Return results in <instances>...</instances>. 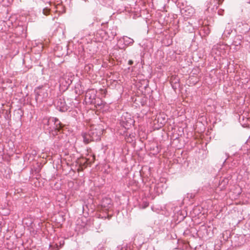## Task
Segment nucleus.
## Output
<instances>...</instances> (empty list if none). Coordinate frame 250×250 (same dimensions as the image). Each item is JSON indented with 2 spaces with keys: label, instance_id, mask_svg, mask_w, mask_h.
<instances>
[{
  "label": "nucleus",
  "instance_id": "nucleus-1",
  "mask_svg": "<svg viewBox=\"0 0 250 250\" xmlns=\"http://www.w3.org/2000/svg\"><path fill=\"white\" fill-rule=\"evenodd\" d=\"M104 130L102 125H98L92 126L87 132H83L82 136L84 143L87 144L92 141L100 140Z\"/></svg>",
  "mask_w": 250,
  "mask_h": 250
},
{
  "label": "nucleus",
  "instance_id": "nucleus-2",
  "mask_svg": "<svg viewBox=\"0 0 250 250\" xmlns=\"http://www.w3.org/2000/svg\"><path fill=\"white\" fill-rule=\"evenodd\" d=\"M42 123L43 128L50 133L54 131H60L64 126L61 121L55 117L44 118Z\"/></svg>",
  "mask_w": 250,
  "mask_h": 250
},
{
  "label": "nucleus",
  "instance_id": "nucleus-3",
  "mask_svg": "<svg viewBox=\"0 0 250 250\" xmlns=\"http://www.w3.org/2000/svg\"><path fill=\"white\" fill-rule=\"evenodd\" d=\"M49 88L46 86H40L34 90L35 100L38 103L46 102L48 98Z\"/></svg>",
  "mask_w": 250,
  "mask_h": 250
},
{
  "label": "nucleus",
  "instance_id": "nucleus-4",
  "mask_svg": "<svg viewBox=\"0 0 250 250\" xmlns=\"http://www.w3.org/2000/svg\"><path fill=\"white\" fill-rule=\"evenodd\" d=\"M54 104L57 108L61 112H65L69 109V107L66 105L65 101L62 97H58L55 101Z\"/></svg>",
  "mask_w": 250,
  "mask_h": 250
},
{
  "label": "nucleus",
  "instance_id": "nucleus-5",
  "mask_svg": "<svg viewBox=\"0 0 250 250\" xmlns=\"http://www.w3.org/2000/svg\"><path fill=\"white\" fill-rule=\"evenodd\" d=\"M96 91L94 89H88L86 91L85 96V100L87 101L86 102L91 104L95 103L96 96Z\"/></svg>",
  "mask_w": 250,
  "mask_h": 250
},
{
  "label": "nucleus",
  "instance_id": "nucleus-6",
  "mask_svg": "<svg viewBox=\"0 0 250 250\" xmlns=\"http://www.w3.org/2000/svg\"><path fill=\"white\" fill-rule=\"evenodd\" d=\"M180 79L177 76L173 75L170 78V83L172 87L176 90L179 86Z\"/></svg>",
  "mask_w": 250,
  "mask_h": 250
},
{
  "label": "nucleus",
  "instance_id": "nucleus-7",
  "mask_svg": "<svg viewBox=\"0 0 250 250\" xmlns=\"http://www.w3.org/2000/svg\"><path fill=\"white\" fill-rule=\"evenodd\" d=\"M123 40L124 44L127 46L132 45L134 42V40L132 39L129 38L127 36H124L123 37Z\"/></svg>",
  "mask_w": 250,
  "mask_h": 250
},
{
  "label": "nucleus",
  "instance_id": "nucleus-8",
  "mask_svg": "<svg viewBox=\"0 0 250 250\" xmlns=\"http://www.w3.org/2000/svg\"><path fill=\"white\" fill-rule=\"evenodd\" d=\"M241 40L240 39V37L237 36L233 40L232 45L235 46V50H237L238 49V47L241 45Z\"/></svg>",
  "mask_w": 250,
  "mask_h": 250
},
{
  "label": "nucleus",
  "instance_id": "nucleus-9",
  "mask_svg": "<svg viewBox=\"0 0 250 250\" xmlns=\"http://www.w3.org/2000/svg\"><path fill=\"white\" fill-rule=\"evenodd\" d=\"M111 205V200L110 198H105L103 199L102 206L104 208H110Z\"/></svg>",
  "mask_w": 250,
  "mask_h": 250
},
{
  "label": "nucleus",
  "instance_id": "nucleus-10",
  "mask_svg": "<svg viewBox=\"0 0 250 250\" xmlns=\"http://www.w3.org/2000/svg\"><path fill=\"white\" fill-rule=\"evenodd\" d=\"M133 123V121L131 119L126 121H125L123 118L122 119V125L125 128H128Z\"/></svg>",
  "mask_w": 250,
  "mask_h": 250
},
{
  "label": "nucleus",
  "instance_id": "nucleus-11",
  "mask_svg": "<svg viewBox=\"0 0 250 250\" xmlns=\"http://www.w3.org/2000/svg\"><path fill=\"white\" fill-rule=\"evenodd\" d=\"M60 248L57 244L50 245V250H58Z\"/></svg>",
  "mask_w": 250,
  "mask_h": 250
},
{
  "label": "nucleus",
  "instance_id": "nucleus-12",
  "mask_svg": "<svg viewBox=\"0 0 250 250\" xmlns=\"http://www.w3.org/2000/svg\"><path fill=\"white\" fill-rule=\"evenodd\" d=\"M42 13L44 15H48L50 13V9H49L47 7L44 8L42 10Z\"/></svg>",
  "mask_w": 250,
  "mask_h": 250
},
{
  "label": "nucleus",
  "instance_id": "nucleus-13",
  "mask_svg": "<svg viewBox=\"0 0 250 250\" xmlns=\"http://www.w3.org/2000/svg\"><path fill=\"white\" fill-rule=\"evenodd\" d=\"M230 32L229 31L227 30L226 29L223 34V36H224L225 37H226V36L227 37V35H230Z\"/></svg>",
  "mask_w": 250,
  "mask_h": 250
},
{
  "label": "nucleus",
  "instance_id": "nucleus-14",
  "mask_svg": "<svg viewBox=\"0 0 250 250\" xmlns=\"http://www.w3.org/2000/svg\"><path fill=\"white\" fill-rule=\"evenodd\" d=\"M128 64L130 65H131L133 64V61L132 60H129L128 62Z\"/></svg>",
  "mask_w": 250,
  "mask_h": 250
},
{
  "label": "nucleus",
  "instance_id": "nucleus-15",
  "mask_svg": "<svg viewBox=\"0 0 250 250\" xmlns=\"http://www.w3.org/2000/svg\"><path fill=\"white\" fill-rule=\"evenodd\" d=\"M64 241H62V243H61L60 242V246L59 247V248H61L62 246H63L64 245Z\"/></svg>",
  "mask_w": 250,
  "mask_h": 250
},
{
  "label": "nucleus",
  "instance_id": "nucleus-16",
  "mask_svg": "<svg viewBox=\"0 0 250 250\" xmlns=\"http://www.w3.org/2000/svg\"><path fill=\"white\" fill-rule=\"evenodd\" d=\"M111 33H112V36L113 37H114L116 35V33L115 32V33L111 32Z\"/></svg>",
  "mask_w": 250,
  "mask_h": 250
},
{
  "label": "nucleus",
  "instance_id": "nucleus-17",
  "mask_svg": "<svg viewBox=\"0 0 250 250\" xmlns=\"http://www.w3.org/2000/svg\"><path fill=\"white\" fill-rule=\"evenodd\" d=\"M148 206V203H146L145 204V207H147Z\"/></svg>",
  "mask_w": 250,
  "mask_h": 250
},
{
  "label": "nucleus",
  "instance_id": "nucleus-18",
  "mask_svg": "<svg viewBox=\"0 0 250 250\" xmlns=\"http://www.w3.org/2000/svg\"><path fill=\"white\" fill-rule=\"evenodd\" d=\"M183 11H185V12H186V10H185V9H183L181 10V12H182V14L183 13Z\"/></svg>",
  "mask_w": 250,
  "mask_h": 250
},
{
  "label": "nucleus",
  "instance_id": "nucleus-19",
  "mask_svg": "<svg viewBox=\"0 0 250 250\" xmlns=\"http://www.w3.org/2000/svg\"><path fill=\"white\" fill-rule=\"evenodd\" d=\"M19 111H21L20 110H18V113L20 115V116L21 117L22 115H21V113H19Z\"/></svg>",
  "mask_w": 250,
  "mask_h": 250
},
{
  "label": "nucleus",
  "instance_id": "nucleus-20",
  "mask_svg": "<svg viewBox=\"0 0 250 250\" xmlns=\"http://www.w3.org/2000/svg\"><path fill=\"white\" fill-rule=\"evenodd\" d=\"M131 136L133 137V135H131V134H129V137L131 139Z\"/></svg>",
  "mask_w": 250,
  "mask_h": 250
},
{
  "label": "nucleus",
  "instance_id": "nucleus-21",
  "mask_svg": "<svg viewBox=\"0 0 250 250\" xmlns=\"http://www.w3.org/2000/svg\"><path fill=\"white\" fill-rule=\"evenodd\" d=\"M87 0H84L85 1H86Z\"/></svg>",
  "mask_w": 250,
  "mask_h": 250
}]
</instances>
